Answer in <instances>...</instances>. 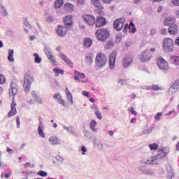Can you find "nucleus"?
Returning <instances> with one entry per match:
<instances>
[{
	"instance_id": "43",
	"label": "nucleus",
	"mask_w": 179,
	"mask_h": 179,
	"mask_svg": "<svg viewBox=\"0 0 179 179\" xmlns=\"http://www.w3.org/2000/svg\"><path fill=\"white\" fill-rule=\"evenodd\" d=\"M128 30H129V25L128 24H125L123 29V32L124 34H127L128 32Z\"/></svg>"
},
{
	"instance_id": "63",
	"label": "nucleus",
	"mask_w": 179,
	"mask_h": 179,
	"mask_svg": "<svg viewBox=\"0 0 179 179\" xmlns=\"http://www.w3.org/2000/svg\"><path fill=\"white\" fill-rule=\"evenodd\" d=\"M176 16L179 19V9L176 11Z\"/></svg>"
},
{
	"instance_id": "62",
	"label": "nucleus",
	"mask_w": 179,
	"mask_h": 179,
	"mask_svg": "<svg viewBox=\"0 0 179 179\" xmlns=\"http://www.w3.org/2000/svg\"><path fill=\"white\" fill-rule=\"evenodd\" d=\"M47 56L48 59H51L52 56H53L50 52H47Z\"/></svg>"
},
{
	"instance_id": "36",
	"label": "nucleus",
	"mask_w": 179,
	"mask_h": 179,
	"mask_svg": "<svg viewBox=\"0 0 179 179\" xmlns=\"http://www.w3.org/2000/svg\"><path fill=\"white\" fill-rule=\"evenodd\" d=\"M38 135H40V136H41V138H45V134H44V133H43V129H42V127H41V125L38 126Z\"/></svg>"
},
{
	"instance_id": "16",
	"label": "nucleus",
	"mask_w": 179,
	"mask_h": 179,
	"mask_svg": "<svg viewBox=\"0 0 179 179\" xmlns=\"http://www.w3.org/2000/svg\"><path fill=\"white\" fill-rule=\"evenodd\" d=\"M106 24V20L105 18L102 17H98V18H96V22H95V26H96V27L100 28L105 26Z\"/></svg>"
},
{
	"instance_id": "20",
	"label": "nucleus",
	"mask_w": 179,
	"mask_h": 179,
	"mask_svg": "<svg viewBox=\"0 0 179 179\" xmlns=\"http://www.w3.org/2000/svg\"><path fill=\"white\" fill-rule=\"evenodd\" d=\"M166 154L167 152L164 151V149L159 150L157 154V157L160 160L163 159V157H165Z\"/></svg>"
},
{
	"instance_id": "32",
	"label": "nucleus",
	"mask_w": 179,
	"mask_h": 179,
	"mask_svg": "<svg viewBox=\"0 0 179 179\" xmlns=\"http://www.w3.org/2000/svg\"><path fill=\"white\" fill-rule=\"evenodd\" d=\"M97 125V122L95 120L91 121V124H90V126L91 127V129L94 131H96L97 129H96V126Z\"/></svg>"
},
{
	"instance_id": "31",
	"label": "nucleus",
	"mask_w": 179,
	"mask_h": 179,
	"mask_svg": "<svg viewBox=\"0 0 179 179\" xmlns=\"http://www.w3.org/2000/svg\"><path fill=\"white\" fill-rule=\"evenodd\" d=\"M94 113H95V115H96V117H98V119H102V115L98 108H95V109H94Z\"/></svg>"
},
{
	"instance_id": "38",
	"label": "nucleus",
	"mask_w": 179,
	"mask_h": 179,
	"mask_svg": "<svg viewBox=\"0 0 179 179\" xmlns=\"http://www.w3.org/2000/svg\"><path fill=\"white\" fill-rule=\"evenodd\" d=\"M128 111H129V113L131 115H134L135 116H136L138 115L137 112L135 111L134 108V107H131L128 108Z\"/></svg>"
},
{
	"instance_id": "61",
	"label": "nucleus",
	"mask_w": 179,
	"mask_h": 179,
	"mask_svg": "<svg viewBox=\"0 0 179 179\" xmlns=\"http://www.w3.org/2000/svg\"><path fill=\"white\" fill-rule=\"evenodd\" d=\"M36 102H38V103H42L43 101L38 97L35 100Z\"/></svg>"
},
{
	"instance_id": "44",
	"label": "nucleus",
	"mask_w": 179,
	"mask_h": 179,
	"mask_svg": "<svg viewBox=\"0 0 179 179\" xmlns=\"http://www.w3.org/2000/svg\"><path fill=\"white\" fill-rule=\"evenodd\" d=\"M151 90L154 91L162 90V87H159L158 85H155L152 86Z\"/></svg>"
},
{
	"instance_id": "51",
	"label": "nucleus",
	"mask_w": 179,
	"mask_h": 179,
	"mask_svg": "<svg viewBox=\"0 0 179 179\" xmlns=\"http://www.w3.org/2000/svg\"><path fill=\"white\" fill-rule=\"evenodd\" d=\"M6 152L9 154V155H13L14 154V150H12L10 148H6Z\"/></svg>"
},
{
	"instance_id": "45",
	"label": "nucleus",
	"mask_w": 179,
	"mask_h": 179,
	"mask_svg": "<svg viewBox=\"0 0 179 179\" xmlns=\"http://www.w3.org/2000/svg\"><path fill=\"white\" fill-rule=\"evenodd\" d=\"M17 84L16 81H13L10 85V89H17Z\"/></svg>"
},
{
	"instance_id": "8",
	"label": "nucleus",
	"mask_w": 179,
	"mask_h": 179,
	"mask_svg": "<svg viewBox=\"0 0 179 179\" xmlns=\"http://www.w3.org/2000/svg\"><path fill=\"white\" fill-rule=\"evenodd\" d=\"M117 55V52L115 50L112 51L109 55V66L110 69H113L115 68Z\"/></svg>"
},
{
	"instance_id": "14",
	"label": "nucleus",
	"mask_w": 179,
	"mask_h": 179,
	"mask_svg": "<svg viewBox=\"0 0 179 179\" xmlns=\"http://www.w3.org/2000/svg\"><path fill=\"white\" fill-rule=\"evenodd\" d=\"M72 15H67L64 20V27L66 28H71L73 24Z\"/></svg>"
},
{
	"instance_id": "37",
	"label": "nucleus",
	"mask_w": 179,
	"mask_h": 179,
	"mask_svg": "<svg viewBox=\"0 0 179 179\" xmlns=\"http://www.w3.org/2000/svg\"><path fill=\"white\" fill-rule=\"evenodd\" d=\"M6 82L5 76H3V74H0V84L3 85Z\"/></svg>"
},
{
	"instance_id": "6",
	"label": "nucleus",
	"mask_w": 179,
	"mask_h": 179,
	"mask_svg": "<svg viewBox=\"0 0 179 179\" xmlns=\"http://www.w3.org/2000/svg\"><path fill=\"white\" fill-rule=\"evenodd\" d=\"M157 63L159 66V68L163 71H167L169 69V66L167 63V62L163 58V57H158L157 59Z\"/></svg>"
},
{
	"instance_id": "42",
	"label": "nucleus",
	"mask_w": 179,
	"mask_h": 179,
	"mask_svg": "<svg viewBox=\"0 0 179 179\" xmlns=\"http://www.w3.org/2000/svg\"><path fill=\"white\" fill-rule=\"evenodd\" d=\"M93 57L91 55H88L86 57V62L88 64H91L92 62Z\"/></svg>"
},
{
	"instance_id": "2",
	"label": "nucleus",
	"mask_w": 179,
	"mask_h": 179,
	"mask_svg": "<svg viewBox=\"0 0 179 179\" xmlns=\"http://www.w3.org/2000/svg\"><path fill=\"white\" fill-rule=\"evenodd\" d=\"M33 82H34V78H33L31 73L28 71V73H27L24 77L23 87L26 93H28L30 91V87H31V83Z\"/></svg>"
},
{
	"instance_id": "33",
	"label": "nucleus",
	"mask_w": 179,
	"mask_h": 179,
	"mask_svg": "<svg viewBox=\"0 0 179 179\" xmlns=\"http://www.w3.org/2000/svg\"><path fill=\"white\" fill-rule=\"evenodd\" d=\"M84 44H85V46L86 48H90L92 45V41L90 38H86L85 40Z\"/></svg>"
},
{
	"instance_id": "17",
	"label": "nucleus",
	"mask_w": 179,
	"mask_h": 179,
	"mask_svg": "<svg viewBox=\"0 0 179 179\" xmlns=\"http://www.w3.org/2000/svg\"><path fill=\"white\" fill-rule=\"evenodd\" d=\"M170 35H176L178 32V27L177 24H173L168 29Z\"/></svg>"
},
{
	"instance_id": "11",
	"label": "nucleus",
	"mask_w": 179,
	"mask_h": 179,
	"mask_svg": "<svg viewBox=\"0 0 179 179\" xmlns=\"http://www.w3.org/2000/svg\"><path fill=\"white\" fill-rule=\"evenodd\" d=\"M83 18L90 26H94L96 23V18L93 15H85Z\"/></svg>"
},
{
	"instance_id": "4",
	"label": "nucleus",
	"mask_w": 179,
	"mask_h": 179,
	"mask_svg": "<svg viewBox=\"0 0 179 179\" xmlns=\"http://www.w3.org/2000/svg\"><path fill=\"white\" fill-rule=\"evenodd\" d=\"M174 42L170 38H166L163 40L164 50L168 52H171L173 50Z\"/></svg>"
},
{
	"instance_id": "53",
	"label": "nucleus",
	"mask_w": 179,
	"mask_h": 179,
	"mask_svg": "<svg viewBox=\"0 0 179 179\" xmlns=\"http://www.w3.org/2000/svg\"><path fill=\"white\" fill-rule=\"evenodd\" d=\"M82 151H83V155H85V153L87 152L86 147L83 146L82 147Z\"/></svg>"
},
{
	"instance_id": "40",
	"label": "nucleus",
	"mask_w": 179,
	"mask_h": 179,
	"mask_svg": "<svg viewBox=\"0 0 179 179\" xmlns=\"http://www.w3.org/2000/svg\"><path fill=\"white\" fill-rule=\"evenodd\" d=\"M75 73L77 74L80 78L81 79H85V76L84 74V73H79V71H75Z\"/></svg>"
},
{
	"instance_id": "58",
	"label": "nucleus",
	"mask_w": 179,
	"mask_h": 179,
	"mask_svg": "<svg viewBox=\"0 0 179 179\" xmlns=\"http://www.w3.org/2000/svg\"><path fill=\"white\" fill-rule=\"evenodd\" d=\"M85 3V0H78L77 3L78 5H83Z\"/></svg>"
},
{
	"instance_id": "55",
	"label": "nucleus",
	"mask_w": 179,
	"mask_h": 179,
	"mask_svg": "<svg viewBox=\"0 0 179 179\" xmlns=\"http://www.w3.org/2000/svg\"><path fill=\"white\" fill-rule=\"evenodd\" d=\"M31 95H32L33 98H34L35 100L37 99V98H38V97L37 96V94L36 93V92H33L31 93Z\"/></svg>"
},
{
	"instance_id": "1",
	"label": "nucleus",
	"mask_w": 179,
	"mask_h": 179,
	"mask_svg": "<svg viewBox=\"0 0 179 179\" xmlns=\"http://www.w3.org/2000/svg\"><path fill=\"white\" fill-rule=\"evenodd\" d=\"M108 63V57L103 52H99L96 54L95 57V65L99 68H102L105 66Z\"/></svg>"
},
{
	"instance_id": "23",
	"label": "nucleus",
	"mask_w": 179,
	"mask_h": 179,
	"mask_svg": "<svg viewBox=\"0 0 179 179\" xmlns=\"http://www.w3.org/2000/svg\"><path fill=\"white\" fill-rule=\"evenodd\" d=\"M8 59L10 62H13L15 61L14 58V50L13 49L9 50Z\"/></svg>"
},
{
	"instance_id": "47",
	"label": "nucleus",
	"mask_w": 179,
	"mask_h": 179,
	"mask_svg": "<svg viewBox=\"0 0 179 179\" xmlns=\"http://www.w3.org/2000/svg\"><path fill=\"white\" fill-rule=\"evenodd\" d=\"M162 115H163V113H157V115L155 116V119L156 120H160V117H162Z\"/></svg>"
},
{
	"instance_id": "27",
	"label": "nucleus",
	"mask_w": 179,
	"mask_h": 179,
	"mask_svg": "<svg viewBox=\"0 0 179 179\" xmlns=\"http://www.w3.org/2000/svg\"><path fill=\"white\" fill-rule=\"evenodd\" d=\"M53 71L55 74V76H57V77H58L59 74L64 75V70H61L60 69H58V68H54Z\"/></svg>"
},
{
	"instance_id": "54",
	"label": "nucleus",
	"mask_w": 179,
	"mask_h": 179,
	"mask_svg": "<svg viewBox=\"0 0 179 179\" xmlns=\"http://www.w3.org/2000/svg\"><path fill=\"white\" fill-rule=\"evenodd\" d=\"M54 18L52 17H48L46 18V22H53Z\"/></svg>"
},
{
	"instance_id": "57",
	"label": "nucleus",
	"mask_w": 179,
	"mask_h": 179,
	"mask_svg": "<svg viewBox=\"0 0 179 179\" xmlns=\"http://www.w3.org/2000/svg\"><path fill=\"white\" fill-rule=\"evenodd\" d=\"M113 0H102L103 3L110 4Z\"/></svg>"
},
{
	"instance_id": "35",
	"label": "nucleus",
	"mask_w": 179,
	"mask_h": 179,
	"mask_svg": "<svg viewBox=\"0 0 179 179\" xmlns=\"http://www.w3.org/2000/svg\"><path fill=\"white\" fill-rule=\"evenodd\" d=\"M178 90L179 89L172 85L169 90V94H172L176 93Z\"/></svg>"
},
{
	"instance_id": "64",
	"label": "nucleus",
	"mask_w": 179,
	"mask_h": 179,
	"mask_svg": "<svg viewBox=\"0 0 179 179\" xmlns=\"http://www.w3.org/2000/svg\"><path fill=\"white\" fill-rule=\"evenodd\" d=\"M176 150L179 151V142L176 145Z\"/></svg>"
},
{
	"instance_id": "29",
	"label": "nucleus",
	"mask_w": 179,
	"mask_h": 179,
	"mask_svg": "<svg viewBox=\"0 0 179 179\" xmlns=\"http://www.w3.org/2000/svg\"><path fill=\"white\" fill-rule=\"evenodd\" d=\"M63 5V0H56L55 2V8L56 9H59V8H62Z\"/></svg>"
},
{
	"instance_id": "19",
	"label": "nucleus",
	"mask_w": 179,
	"mask_h": 179,
	"mask_svg": "<svg viewBox=\"0 0 179 179\" xmlns=\"http://www.w3.org/2000/svg\"><path fill=\"white\" fill-rule=\"evenodd\" d=\"M159 159L157 158V156H152V157H150L148 161L146 162V163L148 164H157V162Z\"/></svg>"
},
{
	"instance_id": "60",
	"label": "nucleus",
	"mask_w": 179,
	"mask_h": 179,
	"mask_svg": "<svg viewBox=\"0 0 179 179\" xmlns=\"http://www.w3.org/2000/svg\"><path fill=\"white\" fill-rule=\"evenodd\" d=\"M175 44L179 46V36L176 39Z\"/></svg>"
},
{
	"instance_id": "48",
	"label": "nucleus",
	"mask_w": 179,
	"mask_h": 179,
	"mask_svg": "<svg viewBox=\"0 0 179 179\" xmlns=\"http://www.w3.org/2000/svg\"><path fill=\"white\" fill-rule=\"evenodd\" d=\"M58 103H59L60 105H62V106H64V107L66 106L65 101H64V99H62V98L60 99L58 101Z\"/></svg>"
},
{
	"instance_id": "21",
	"label": "nucleus",
	"mask_w": 179,
	"mask_h": 179,
	"mask_svg": "<svg viewBox=\"0 0 179 179\" xmlns=\"http://www.w3.org/2000/svg\"><path fill=\"white\" fill-rule=\"evenodd\" d=\"M17 88H10L9 90V96L13 97L12 99L13 101H15V96L17 95Z\"/></svg>"
},
{
	"instance_id": "49",
	"label": "nucleus",
	"mask_w": 179,
	"mask_h": 179,
	"mask_svg": "<svg viewBox=\"0 0 179 179\" xmlns=\"http://www.w3.org/2000/svg\"><path fill=\"white\" fill-rule=\"evenodd\" d=\"M48 59L50 61V62L56 65V60L55 59V57L52 55L51 58H48Z\"/></svg>"
},
{
	"instance_id": "5",
	"label": "nucleus",
	"mask_w": 179,
	"mask_h": 179,
	"mask_svg": "<svg viewBox=\"0 0 179 179\" xmlns=\"http://www.w3.org/2000/svg\"><path fill=\"white\" fill-rule=\"evenodd\" d=\"M126 22L125 17H122L117 19L113 22V28L115 31H120L122 28L124 27V25Z\"/></svg>"
},
{
	"instance_id": "25",
	"label": "nucleus",
	"mask_w": 179,
	"mask_h": 179,
	"mask_svg": "<svg viewBox=\"0 0 179 179\" xmlns=\"http://www.w3.org/2000/svg\"><path fill=\"white\" fill-rule=\"evenodd\" d=\"M49 142H50L51 145H58L59 140L55 136H52L49 138Z\"/></svg>"
},
{
	"instance_id": "56",
	"label": "nucleus",
	"mask_w": 179,
	"mask_h": 179,
	"mask_svg": "<svg viewBox=\"0 0 179 179\" xmlns=\"http://www.w3.org/2000/svg\"><path fill=\"white\" fill-rule=\"evenodd\" d=\"M83 94L85 96H87V97L90 98V94H89L87 92L83 91Z\"/></svg>"
},
{
	"instance_id": "34",
	"label": "nucleus",
	"mask_w": 179,
	"mask_h": 179,
	"mask_svg": "<svg viewBox=\"0 0 179 179\" xmlns=\"http://www.w3.org/2000/svg\"><path fill=\"white\" fill-rule=\"evenodd\" d=\"M34 56L35 57L34 62L36 64H40L41 62V58L39 57V55L37 53H34Z\"/></svg>"
},
{
	"instance_id": "13",
	"label": "nucleus",
	"mask_w": 179,
	"mask_h": 179,
	"mask_svg": "<svg viewBox=\"0 0 179 179\" xmlns=\"http://www.w3.org/2000/svg\"><path fill=\"white\" fill-rule=\"evenodd\" d=\"M176 20L174 17H168L164 21V25L165 27H171L175 24Z\"/></svg>"
},
{
	"instance_id": "7",
	"label": "nucleus",
	"mask_w": 179,
	"mask_h": 179,
	"mask_svg": "<svg viewBox=\"0 0 179 179\" xmlns=\"http://www.w3.org/2000/svg\"><path fill=\"white\" fill-rule=\"evenodd\" d=\"M134 62V57L131 55H125L122 59L124 68L129 67Z\"/></svg>"
},
{
	"instance_id": "39",
	"label": "nucleus",
	"mask_w": 179,
	"mask_h": 179,
	"mask_svg": "<svg viewBox=\"0 0 179 179\" xmlns=\"http://www.w3.org/2000/svg\"><path fill=\"white\" fill-rule=\"evenodd\" d=\"M53 98L58 101L62 99V96L59 93H56L53 95Z\"/></svg>"
},
{
	"instance_id": "30",
	"label": "nucleus",
	"mask_w": 179,
	"mask_h": 179,
	"mask_svg": "<svg viewBox=\"0 0 179 179\" xmlns=\"http://www.w3.org/2000/svg\"><path fill=\"white\" fill-rule=\"evenodd\" d=\"M129 31L133 34H134L136 31L135 24L133 22H131L129 25Z\"/></svg>"
},
{
	"instance_id": "10",
	"label": "nucleus",
	"mask_w": 179,
	"mask_h": 179,
	"mask_svg": "<svg viewBox=\"0 0 179 179\" xmlns=\"http://www.w3.org/2000/svg\"><path fill=\"white\" fill-rule=\"evenodd\" d=\"M16 106H17V103L14 101V99H13V101H12V103L10 105V111L8 112V117H11L17 115V110Z\"/></svg>"
},
{
	"instance_id": "52",
	"label": "nucleus",
	"mask_w": 179,
	"mask_h": 179,
	"mask_svg": "<svg viewBox=\"0 0 179 179\" xmlns=\"http://www.w3.org/2000/svg\"><path fill=\"white\" fill-rule=\"evenodd\" d=\"M16 122H17V127L20 128V117H17Z\"/></svg>"
},
{
	"instance_id": "18",
	"label": "nucleus",
	"mask_w": 179,
	"mask_h": 179,
	"mask_svg": "<svg viewBox=\"0 0 179 179\" xmlns=\"http://www.w3.org/2000/svg\"><path fill=\"white\" fill-rule=\"evenodd\" d=\"M60 57L67 64V65L73 68V62L69 59V58H68V57L66 55H64L63 52H60Z\"/></svg>"
},
{
	"instance_id": "15",
	"label": "nucleus",
	"mask_w": 179,
	"mask_h": 179,
	"mask_svg": "<svg viewBox=\"0 0 179 179\" xmlns=\"http://www.w3.org/2000/svg\"><path fill=\"white\" fill-rule=\"evenodd\" d=\"M66 32H67V28L66 27H64V26H62V25L58 26L57 29V33L59 36L64 37L66 34Z\"/></svg>"
},
{
	"instance_id": "26",
	"label": "nucleus",
	"mask_w": 179,
	"mask_h": 179,
	"mask_svg": "<svg viewBox=\"0 0 179 179\" xmlns=\"http://www.w3.org/2000/svg\"><path fill=\"white\" fill-rule=\"evenodd\" d=\"M65 10H69V12H73L74 10V6L70 3H67L64 6Z\"/></svg>"
},
{
	"instance_id": "28",
	"label": "nucleus",
	"mask_w": 179,
	"mask_h": 179,
	"mask_svg": "<svg viewBox=\"0 0 179 179\" xmlns=\"http://www.w3.org/2000/svg\"><path fill=\"white\" fill-rule=\"evenodd\" d=\"M149 148L151 151H156L159 149V144L154 143L149 145Z\"/></svg>"
},
{
	"instance_id": "46",
	"label": "nucleus",
	"mask_w": 179,
	"mask_h": 179,
	"mask_svg": "<svg viewBox=\"0 0 179 179\" xmlns=\"http://www.w3.org/2000/svg\"><path fill=\"white\" fill-rule=\"evenodd\" d=\"M173 87L178 88L179 90V78L176 80L175 83L173 85Z\"/></svg>"
},
{
	"instance_id": "41",
	"label": "nucleus",
	"mask_w": 179,
	"mask_h": 179,
	"mask_svg": "<svg viewBox=\"0 0 179 179\" xmlns=\"http://www.w3.org/2000/svg\"><path fill=\"white\" fill-rule=\"evenodd\" d=\"M38 176H41V177H46L48 176L47 172L43 171H40L38 173Z\"/></svg>"
},
{
	"instance_id": "50",
	"label": "nucleus",
	"mask_w": 179,
	"mask_h": 179,
	"mask_svg": "<svg viewBox=\"0 0 179 179\" xmlns=\"http://www.w3.org/2000/svg\"><path fill=\"white\" fill-rule=\"evenodd\" d=\"M173 6H179V0H171Z\"/></svg>"
},
{
	"instance_id": "12",
	"label": "nucleus",
	"mask_w": 179,
	"mask_h": 179,
	"mask_svg": "<svg viewBox=\"0 0 179 179\" xmlns=\"http://www.w3.org/2000/svg\"><path fill=\"white\" fill-rule=\"evenodd\" d=\"M92 4L95 6V8H98L99 15H103L104 8L100 3V0H92Z\"/></svg>"
},
{
	"instance_id": "3",
	"label": "nucleus",
	"mask_w": 179,
	"mask_h": 179,
	"mask_svg": "<svg viewBox=\"0 0 179 179\" xmlns=\"http://www.w3.org/2000/svg\"><path fill=\"white\" fill-rule=\"evenodd\" d=\"M95 35L96 36L98 41H106L109 38L110 33L107 29L103 28L96 30Z\"/></svg>"
},
{
	"instance_id": "9",
	"label": "nucleus",
	"mask_w": 179,
	"mask_h": 179,
	"mask_svg": "<svg viewBox=\"0 0 179 179\" xmlns=\"http://www.w3.org/2000/svg\"><path fill=\"white\" fill-rule=\"evenodd\" d=\"M150 58H152V55L150 54V52L148 50H144L140 55V60L143 62H146L150 60Z\"/></svg>"
},
{
	"instance_id": "24",
	"label": "nucleus",
	"mask_w": 179,
	"mask_h": 179,
	"mask_svg": "<svg viewBox=\"0 0 179 179\" xmlns=\"http://www.w3.org/2000/svg\"><path fill=\"white\" fill-rule=\"evenodd\" d=\"M65 92L66 94L67 100L69 101L71 103H73V96H72L71 93L70 92V91L69 90L68 87L66 88Z\"/></svg>"
},
{
	"instance_id": "22",
	"label": "nucleus",
	"mask_w": 179,
	"mask_h": 179,
	"mask_svg": "<svg viewBox=\"0 0 179 179\" xmlns=\"http://www.w3.org/2000/svg\"><path fill=\"white\" fill-rule=\"evenodd\" d=\"M170 61L172 64L179 66V57L178 56H171Z\"/></svg>"
},
{
	"instance_id": "59",
	"label": "nucleus",
	"mask_w": 179,
	"mask_h": 179,
	"mask_svg": "<svg viewBox=\"0 0 179 179\" xmlns=\"http://www.w3.org/2000/svg\"><path fill=\"white\" fill-rule=\"evenodd\" d=\"M166 33H167V31H166V29H162V31H161L162 35H166Z\"/></svg>"
}]
</instances>
